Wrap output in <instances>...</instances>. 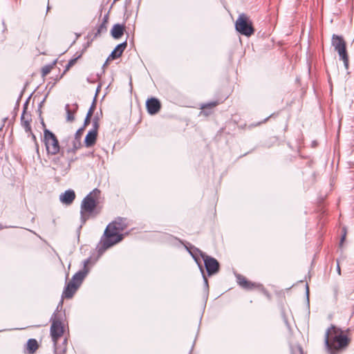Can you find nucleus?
Wrapping results in <instances>:
<instances>
[{"instance_id":"nucleus-1","label":"nucleus","mask_w":354,"mask_h":354,"mask_svg":"<svg viewBox=\"0 0 354 354\" xmlns=\"http://www.w3.org/2000/svg\"><path fill=\"white\" fill-rule=\"evenodd\" d=\"M350 329L342 330L331 324L325 333L324 344L329 354H339L346 349L351 339L348 334Z\"/></svg>"},{"instance_id":"nucleus-2","label":"nucleus","mask_w":354,"mask_h":354,"mask_svg":"<svg viewBox=\"0 0 354 354\" xmlns=\"http://www.w3.org/2000/svg\"><path fill=\"white\" fill-rule=\"evenodd\" d=\"M127 227V219L117 218L106 227L104 235L101 239L102 247L100 250H106L123 239V234H120Z\"/></svg>"},{"instance_id":"nucleus-3","label":"nucleus","mask_w":354,"mask_h":354,"mask_svg":"<svg viewBox=\"0 0 354 354\" xmlns=\"http://www.w3.org/2000/svg\"><path fill=\"white\" fill-rule=\"evenodd\" d=\"M101 192L95 188L88 193L82 201L80 205V220L84 224L90 218L97 216L101 212L99 205Z\"/></svg>"},{"instance_id":"nucleus-4","label":"nucleus","mask_w":354,"mask_h":354,"mask_svg":"<svg viewBox=\"0 0 354 354\" xmlns=\"http://www.w3.org/2000/svg\"><path fill=\"white\" fill-rule=\"evenodd\" d=\"M331 46L337 53L339 59L343 62L346 70L349 68V56L346 48V41L342 35L333 34L331 37Z\"/></svg>"},{"instance_id":"nucleus-5","label":"nucleus","mask_w":354,"mask_h":354,"mask_svg":"<svg viewBox=\"0 0 354 354\" xmlns=\"http://www.w3.org/2000/svg\"><path fill=\"white\" fill-rule=\"evenodd\" d=\"M76 159L77 158L73 156L66 154V150L62 148L57 156L52 159L51 162L54 165L55 169L66 173L70 170L71 163Z\"/></svg>"},{"instance_id":"nucleus-6","label":"nucleus","mask_w":354,"mask_h":354,"mask_svg":"<svg viewBox=\"0 0 354 354\" xmlns=\"http://www.w3.org/2000/svg\"><path fill=\"white\" fill-rule=\"evenodd\" d=\"M48 156H56L62 151L56 136L49 129L44 130L43 140Z\"/></svg>"},{"instance_id":"nucleus-7","label":"nucleus","mask_w":354,"mask_h":354,"mask_svg":"<svg viewBox=\"0 0 354 354\" xmlns=\"http://www.w3.org/2000/svg\"><path fill=\"white\" fill-rule=\"evenodd\" d=\"M62 314L57 310L50 318L52 322L50 326V335L53 342L63 339L64 326L62 324Z\"/></svg>"},{"instance_id":"nucleus-8","label":"nucleus","mask_w":354,"mask_h":354,"mask_svg":"<svg viewBox=\"0 0 354 354\" xmlns=\"http://www.w3.org/2000/svg\"><path fill=\"white\" fill-rule=\"evenodd\" d=\"M235 28L241 35L250 37L254 32L252 22L244 13L240 14L235 22Z\"/></svg>"},{"instance_id":"nucleus-9","label":"nucleus","mask_w":354,"mask_h":354,"mask_svg":"<svg viewBox=\"0 0 354 354\" xmlns=\"http://www.w3.org/2000/svg\"><path fill=\"white\" fill-rule=\"evenodd\" d=\"M194 249L200 253V256L204 261L207 274L209 276H212L218 273L220 270V264L218 261L215 258L208 256L197 248H194Z\"/></svg>"},{"instance_id":"nucleus-10","label":"nucleus","mask_w":354,"mask_h":354,"mask_svg":"<svg viewBox=\"0 0 354 354\" xmlns=\"http://www.w3.org/2000/svg\"><path fill=\"white\" fill-rule=\"evenodd\" d=\"M236 280L238 284L243 289L248 290L253 289H259L262 290H264L262 284L248 281L244 276L241 274L236 275Z\"/></svg>"},{"instance_id":"nucleus-11","label":"nucleus","mask_w":354,"mask_h":354,"mask_svg":"<svg viewBox=\"0 0 354 354\" xmlns=\"http://www.w3.org/2000/svg\"><path fill=\"white\" fill-rule=\"evenodd\" d=\"M90 262V259H87L84 261V268L78 272H77L72 277L71 281L70 282L73 283L75 286L77 288L80 286L84 279L86 277V274L88 272V270L86 268L88 263Z\"/></svg>"},{"instance_id":"nucleus-12","label":"nucleus","mask_w":354,"mask_h":354,"mask_svg":"<svg viewBox=\"0 0 354 354\" xmlns=\"http://www.w3.org/2000/svg\"><path fill=\"white\" fill-rule=\"evenodd\" d=\"M146 106L148 113L151 115H153L160 111L161 104L158 99L151 97L147 101Z\"/></svg>"},{"instance_id":"nucleus-13","label":"nucleus","mask_w":354,"mask_h":354,"mask_svg":"<svg viewBox=\"0 0 354 354\" xmlns=\"http://www.w3.org/2000/svg\"><path fill=\"white\" fill-rule=\"evenodd\" d=\"M27 103L26 102L24 106L23 113L21 115V126L24 128L26 132H31V126H30V121H31V117L30 114H28L26 113L27 109Z\"/></svg>"},{"instance_id":"nucleus-14","label":"nucleus","mask_w":354,"mask_h":354,"mask_svg":"<svg viewBox=\"0 0 354 354\" xmlns=\"http://www.w3.org/2000/svg\"><path fill=\"white\" fill-rule=\"evenodd\" d=\"M127 41H124V42L117 45L116 47L115 48V49L111 52V53L107 58L106 61L105 62V63L104 64V66L107 64V62L109 59H115L120 57L122 55L124 50H125V48H127Z\"/></svg>"},{"instance_id":"nucleus-15","label":"nucleus","mask_w":354,"mask_h":354,"mask_svg":"<svg viewBox=\"0 0 354 354\" xmlns=\"http://www.w3.org/2000/svg\"><path fill=\"white\" fill-rule=\"evenodd\" d=\"M75 198V193L73 189H68L59 196L61 202L66 205H71Z\"/></svg>"},{"instance_id":"nucleus-16","label":"nucleus","mask_w":354,"mask_h":354,"mask_svg":"<svg viewBox=\"0 0 354 354\" xmlns=\"http://www.w3.org/2000/svg\"><path fill=\"white\" fill-rule=\"evenodd\" d=\"M77 289H78V288L76 286H75L73 283H71L69 281L66 284V286L62 292V297L66 298V299L72 298Z\"/></svg>"},{"instance_id":"nucleus-17","label":"nucleus","mask_w":354,"mask_h":354,"mask_svg":"<svg viewBox=\"0 0 354 354\" xmlns=\"http://www.w3.org/2000/svg\"><path fill=\"white\" fill-rule=\"evenodd\" d=\"M54 353L55 354H66L67 349V339L63 338L62 344H59V341L53 342Z\"/></svg>"},{"instance_id":"nucleus-18","label":"nucleus","mask_w":354,"mask_h":354,"mask_svg":"<svg viewBox=\"0 0 354 354\" xmlns=\"http://www.w3.org/2000/svg\"><path fill=\"white\" fill-rule=\"evenodd\" d=\"M124 25L120 24H114L111 30V35L114 39H118L124 35Z\"/></svg>"},{"instance_id":"nucleus-19","label":"nucleus","mask_w":354,"mask_h":354,"mask_svg":"<svg viewBox=\"0 0 354 354\" xmlns=\"http://www.w3.org/2000/svg\"><path fill=\"white\" fill-rule=\"evenodd\" d=\"M97 133L94 131H89L86 134L84 143L86 147H92L95 145L97 140Z\"/></svg>"},{"instance_id":"nucleus-20","label":"nucleus","mask_w":354,"mask_h":354,"mask_svg":"<svg viewBox=\"0 0 354 354\" xmlns=\"http://www.w3.org/2000/svg\"><path fill=\"white\" fill-rule=\"evenodd\" d=\"M82 147V142H81V140H78L77 138V139H73V142H72V147H68L67 149H66V154L68 155H71V156H75V154L76 153V151Z\"/></svg>"},{"instance_id":"nucleus-21","label":"nucleus","mask_w":354,"mask_h":354,"mask_svg":"<svg viewBox=\"0 0 354 354\" xmlns=\"http://www.w3.org/2000/svg\"><path fill=\"white\" fill-rule=\"evenodd\" d=\"M38 343L35 339H29L26 344L27 353L33 354L38 348Z\"/></svg>"},{"instance_id":"nucleus-22","label":"nucleus","mask_w":354,"mask_h":354,"mask_svg":"<svg viewBox=\"0 0 354 354\" xmlns=\"http://www.w3.org/2000/svg\"><path fill=\"white\" fill-rule=\"evenodd\" d=\"M194 246L193 245H191L189 248H187V251L189 252V254L192 256V257L194 259V260L196 261V263H198V266H199V268L201 270V271L202 272V273L203 274V266H201V264L200 263V262L198 261V259L197 258L196 255L197 254H199L200 255V253L198 252L195 249H194Z\"/></svg>"},{"instance_id":"nucleus-23","label":"nucleus","mask_w":354,"mask_h":354,"mask_svg":"<svg viewBox=\"0 0 354 354\" xmlns=\"http://www.w3.org/2000/svg\"><path fill=\"white\" fill-rule=\"evenodd\" d=\"M70 106L69 104H66L65 106V110H66V120L68 122H73L74 120H75V111H71L70 109Z\"/></svg>"},{"instance_id":"nucleus-24","label":"nucleus","mask_w":354,"mask_h":354,"mask_svg":"<svg viewBox=\"0 0 354 354\" xmlns=\"http://www.w3.org/2000/svg\"><path fill=\"white\" fill-rule=\"evenodd\" d=\"M106 30V21L104 20L102 23H101L97 29V32L95 33L94 37H97L98 35L101 34V32H104Z\"/></svg>"},{"instance_id":"nucleus-25","label":"nucleus","mask_w":354,"mask_h":354,"mask_svg":"<svg viewBox=\"0 0 354 354\" xmlns=\"http://www.w3.org/2000/svg\"><path fill=\"white\" fill-rule=\"evenodd\" d=\"M53 68V66L50 64L46 65L41 68V75L43 77L46 76L48 73H50Z\"/></svg>"},{"instance_id":"nucleus-26","label":"nucleus","mask_w":354,"mask_h":354,"mask_svg":"<svg viewBox=\"0 0 354 354\" xmlns=\"http://www.w3.org/2000/svg\"><path fill=\"white\" fill-rule=\"evenodd\" d=\"M292 354H304L302 347L300 345H297L292 350Z\"/></svg>"},{"instance_id":"nucleus-27","label":"nucleus","mask_w":354,"mask_h":354,"mask_svg":"<svg viewBox=\"0 0 354 354\" xmlns=\"http://www.w3.org/2000/svg\"><path fill=\"white\" fill-rule=\"evenodd\" d=\"M95 102L96 101H95V97L93 99V102H92V104H91L88 111L87 115L92 116V115L93 114V112H94V111L95 109V105H96Z\"/></svg>"},{"instance_id":"nucleus-28","label":"nucleus","mask_w":354,"mask_h":354,"mask_svg":"<svg viewBox=\"0 0 354 354\" xmlns=\"http://www.w3.org/2000/svg\"><path fill=\"white\" fill-rule=\"evenodd\" d=\"M218 104V103L216 102H209V103H207V104H204L201 106V109H206V108H214L215 107L216 105Z\"/></svg>"},{"instance_id":"nucleus-29","label":"nucleus","mask_w":354,"mask_h":354,"mask_svg":"<svg viewBox=\"0 0 354 354\" xmlns=\"http://www.w3.org/2000/svg\"><path fill=\"white\" fill-rule=\"evenodd\" d=\"M77 59V58H74V59H71V60H69L67 65L66 66L65 71L68 70L71 66H73L75 64Z\"/></svg>"},{"instance_id":"nucleus-30","label":"nucleus","mask_w":354,"mask_h":354,"mask_svg":"<svg viewBox=\"0 0 354 354\" xmlns=\"http://www.w3.org/2000/svg\"><path fill=\"white\" fill-rule=\"evenodd\" d=\"M82 132H83V128H80L79 129L75 134V137H74V139H78V140H81V137H82Z\"/></svg>"},{"instance_id":"nucleus-31","label":"nucleus","mask_w":354,"mask_h":354,"mask_svg":"<svg viewBox=\"0 0 354 354\" xmlns=\"http://www.w3.org/2000/svg\"><path fill=\"white\" fill-rule=\"evenodd\" d=\"M93 128L91 131H94L97 133V131L100 127V124L98 122H92Z\"/></svg>"},{"instance_id":"nucleus-32","label":"nucleus","mask_w":354,"mask_h":354,"mask_svg":"<svg viewBox=\"0 0 354 354\" xmlns=\"http://www.w3.org/2000/svg\"><path fill=\"white\" fill-rule=\"evenodd\" d=\"M31 134H32V140H34V142H35V148H36V151L37 152H39V144L37 141V138H36V136L32 133V132H30Z\"/></svg>"},{"instance_id":"nucleus-33","label":"nucleus","mask_w":354,"mask_h":354,"mask_svg":"<svg viewBox=\"0 0 354 354\" xmlns=\"http://www.w3.org/2000/svg\"><path fill=\"white\" fill-rule=\"evenodd\" d=\"M91 115H88L86 114V116L85 118V120H84V126H87L90 122H91Z\"/></svg>"},{"instance_id":"nucleus-34","label":"nucleus","mask_w":354,"mask_h":354,"mask_svg":"<svg viewBox=\"0 0 354 354\" xmlns=\"http://www.w3.org/2000/svg\"><path fill=\"white\" fill-rule=\"evenodd\" d=\"M337 271L339 275H340L341 274V269H340V266H339V263L338 261L337 262Z\"/></svg>"},{"instance_id":"nucleus-35","label":"nucleus","mask_w":354,"mask_h":354,"mask_svg":"<svg viewBox=\"0 0 354 354\" xmlns=\"http://www.w3.org/2000/svg\"><path fill=\"white\" fill-rule=\"evenodd\" d=\"M93 122H99V118L97 116L94 117L93 119Z\"/></svg>"},{"instance_id":"nucleus-36","label":"nucleus","mask_w":354,"mask_h":354,"mask_svg":"<svg viewBox=\"0 0 354 354\" xmlns=\"http://www.w3.org/2000/svg\"><path fill=\"white\" fill-rule=\"evenodd\" d=\"M100 89V86H97V88L96 93H95V97L97 96V93H98V92H99Z\"/></svg>"},{"instance_id":"nucleus-37","label":"nucleus","mask_w":354,"mask_h":354,"mask_svg":"<svg viewBox=\"0 0 354 354\" xmlns=\"http://www.w3.org/2000/svg\"><path fill=\"white\" fill-rule=\"evenodd\" d=\"M308 294H309V288H308V286L307 285L306 286V295H307V296H308Z\"/></svg>"},{"instance_id":"nucleus-38","label":"nucleus","mask_w":354,"mask_h":354,"mask_svg":"<svg viewBox=\"0 0 354 354\" xmlns=\"http://www.w3.org/2000/svg\"><path fill=\"white\" fill-rule=\"evenodd\" d=\"M345 236H346V234H344L342 236V239H341V243L344 241V239H345Z\"/></svg>"},{"instance_id":"nucleus-39","label":"nucleus","mask_w":354,"mask_h":354,"mask_svg":"<svg viewBox=\"0 0 354 354\" xmlns=\"http://www.w3.org/2000/svg\"><path fill=\"white\" fill-rule=\"evenodd\" d=\"M203 279H204L205 283L206 284H207V279H206V277L204 275H203Z\"/></svg>"},{"instance_id":"nucleus-40","label":"nucleus","mask_w":354,"mask_h":354,"mask_svg":"<svg viewBox=\"0 0 354 354\" xmlns=\"http://www.w3.org/2000/svg\"><path fill=\"white\" fill-rule=\"evenodd\" d=\"M268 118H269V117H268V118H266L263 122H266V121L268 120Z\"/></svg>"},{"instance_id":"nucleus-41","label":"nucleus","mask_w":354,"mask_h":354,"mask_svg":"<svg viewBox=\"0 0 354 354\" xmlns=\"http://www.w3.org/2000/svg\"><path fill=\"white\" fill-rule=\"evenodd\" d=\"M1 228H2V227H1V225L0 224V229H1Z\"/></svg>"}]
</instances>
